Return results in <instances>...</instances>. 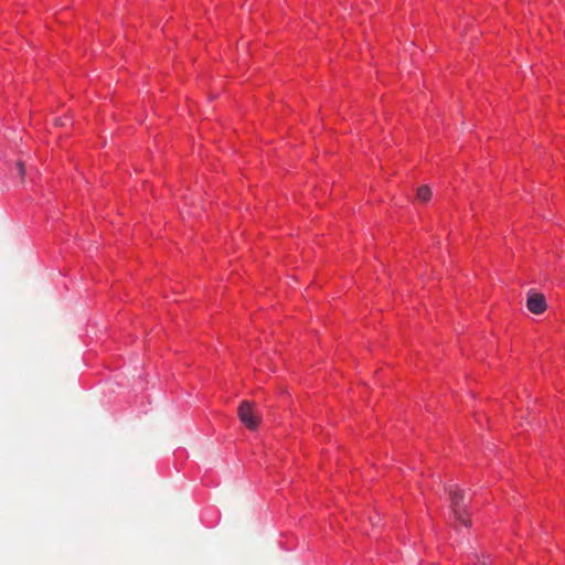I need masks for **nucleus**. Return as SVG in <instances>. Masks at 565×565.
<instances>
[{
  "label": "nucleus",
  "mask_w": 565,
  "mask_h": 565,
  "mask_svg": "<svg viewBox=\"0 0 565 565\" xmlns=\"http://www.w3.org/2000/svg\"><path fill=\"white\" fill-rule=\"evenodd\" d=\"M450 509L455 520L465 526H470V519L467 512L468 502L463 490L456 487L449 488Z\"/></svg>",
  "instance_id": "obj_1"
},
{
  "label": "nucleus",
  "mask_w": 565,
  "mask_h": 565,
  "mask_svg": "<svg viewBox=\"0 0 565 565\" xmlns=\"http://www.w3.org/2000/svg\"><path fill=\"white\" fill-rule=\"evenodd\" d=\"M238 417L248 429L257 428L259 416L254 412L253 405L249 402H242L238 407Z\"/></svg>",
  "instance_id": "obj_2"
},
{
  "label": "nucleus",
  "mask_w": 565,
  "mask_h": 565,
  "mask_svg": "<svg viewBox=\"0 0 565 565\" xmlns=\"http://www.w3.org/2000/svg\"><path fill=\"white\" fill-rule=\"evenodd\" d=\"M526 308L534 315L543 313L546 308V300L543 294L533 290L527 292Z\"/></svg>",
  "instance_id": "obj_3"
},
{
  "label": "nucleus",
  "mask_w": 565,
  "mask_h": 565,
  "mask_svg": "<svg viewBox=\"0 0 565 565\" xmlns=\"http://www.w3.org/2000/svg\"><path fill=\"white\" fill-rule=\"evenodd\" d=\"M431 196V190L427 185H422L417 190V199L422 202H427Z\"/></svg>",
  "instance_id": "obj_4"
},
{
  "label": "nucleus",
  "mask_w": 565,
  "mask_h": 565,
  "mask_svg": "<svg viewBox=\"0 0 565 565\" xmlns=\"http://www.w3.org/2000/svg\"><path fill=\"white\" fill-rule=\"evenodd\" d=\"M18 170H19V174H20V177H21V178H23L24 172H25V170H24V163H23V162H21V161H19V162H18Z\"/></svg>",
  "instance_id": "obj_5"
}]
</instances>
